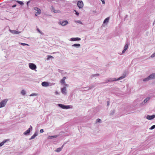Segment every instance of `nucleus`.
I'll use <instances>...</instances> for the list:
<instances>
[{"instance_id": "b1692460", "label": "nucleus", "mask_w": 155, "mask_h": 155, "mask_svg": "<svg viewBox=\"0 0 155 155\" xmlns=\"http://www.w3.org/2000/svg\"><path fill=\"white\" fill-rule=\"evenodd\" d=\"M17 2L21 5H24V3L21 1H17Z\"/></svg>"}, {"instance_id": "79ce46f5", "label": "nucleus", "mask_w": 155, "mask_h": 155, "mask_svg": "<svg viewBox=\"0 0 155 155\" xmlns=\"http://www.w3.org/2000/svg\"><path fill=\"white\" fill-rule=\"evenodd\" d=\"M58 71L59 72V73H62V71H63V70H60V69H58Z\"/></svg>"}, {"instance_id": "473e14b6", "label": "nucleus", "mask_w": 155, "mask_h": 155, "mask_svg": "<svg viewBox=\"0 0 155 155\" xmlns=\"http://www.w3.org/2000/svg\"><path fill=\"white\" fill-rule=\"evenodd\" d=\"M37 94H36V93H32V94H31L30 95V96H37Z\"/></svg>"}, {"instance_id": "423d86ee", "label": "nucleus", "mask_w": 155, "mask_h": 155, "mask_svg": "<svg viewBox=\"0 0 155 155\" xmlns=\"http://www.w3.org/2000/svg\"><path fill=\"white\" fill-rule=\"evenodd\" d=\"M77 5L79 8H82L83 6V3L82 1H79L78 2Z\"/></svg>"}, {"instance_id": "ea45409f", "label": "nucleus", "mask_w": 155, "mask_h": 155, "mask_svg": "<svg viewBox=\"0 0 155 155\" xmlns=\"http://www.w3.org/2000/svg\"><path fill=\"white\" fill-rule=\"evenodd\" d=\"M4 144V142H2L1 143H0V147L2 146Z\"/></svg>"}, {"instance_id": "58836bf2", "label": "nucleus", "mask_w": 155, "mask_h": 155, "mask_svg": "<svg viewBox=\"0 0 155 155\" xmlns=\"http://www.w3.org/2000/svg\"><path fill=\"white\" fill-rule=\"evenodd\" d=\"M64 84V86H65L64 87H68L69 86V85L68 84H65L64 83V84Z\"/></svg>"}, {"instance_id": "6ab92c4d", "label": "nucleus", "mask_w": 155, "mask_h": 155, "mask_svg": "<svg viewBox=\"0 0 155 155\" xmlns=\"http://www.w3.org/2000/svg\"><path fill=\"white\" fill-rule=\"evenodd\" d=\"M109 17H107V18H106L104 20V21L103 22V23L104 24H105V23H108V22H109Z\"/></svg>"}, {"instance_id": "7c9ffc66", "label": "nucleus", "mask_w": 155, "mask_h": 155, "mask_svg": "<svg viewBox=\"0 0 155 155\" xmlns=\"http://www.w3.org/2000/svg\"><path fill=\"white\" fill-rule=\"evenodd\" d=\"M99 74H93L91 76V78H93L94 77L99 76Z\"/></svg>"}, {"instance_id": "a878e982", "label": "nucleus", "mask_w": 155, "mask_h": 155, "mask_svg": "<svg viewBox=\"0 0 155 155\" xmlns=\"http://www.w3.org/2000/svg\"><path fill=\"white\" fill-rule=\"evenodd\" d=\"M37 31L39 33H40V34L42 35H44V34L43 33L41 32V31L39 29V28H37Z\"/></svg>"}, {"instance_id": "8fccbe9b", "label": "nucleus", "mask_w": 155, "mask_h": 155, "mask_svg": "<svg viewBox=\"0 0 155 155\" xmlns=\"http://www.w3.org/2000/svg\"><path fill=\"white\" fill-rule=\"evenodd\" d=\"M107 105L108 106V105H109V101H108L107 102Z\"/></svg>"}, {"instance_id": "3c124183", "label": "nucleus", "mask_w": 155, "mask_h": 155, "mask_svg": "<svg viewBox=\"0 0 155 155\" xmlns=\"http://www.w3.org/2000/svg\"><path fill=\"white\" fill-rule=\"evenodd\" d=\"M155 23V21H154L153 23V25H154V24Z\"/></svg>"}, {"instance_id": "ddd939ff", "label": "nucleus", "mask_w": 155, "mask_h": 155, "mask_svg": "<svg viewBox=\"0 0 155 155\" xmlns=\"http://www.w3.org/2000/svg\"><path fill=\"white\" fill-rule=\"evenodd\" d=\"M155 117V115H147L146 117L147 119L148 120H152Z\"/></svg>"}, {"instance_id": "72a5a7b5", "label": "nucleus", "mask_w": 155, "mask_h": 155, "mask_svg": "<svg viewBox=\"0 0 155 155\" xmlns=\"http://www.w3.org/2000/svg\"><path fill=\"white\" fill-rule=\"evenodd\" d=\"M51 11L53 12L54 11V8L53 6H52L51 7Z\"/></svg>"}, {"instance_id": "2f4dec72", "label": "nucleus", "mask_w": 155, "mask_h": 155, "mask_svg": "<svg viewBox=\"0 0 155 155\" xmlns=\"http://www.w3.org/2000/svg\"><path fill=\"white\" fill-rule=\"evenodd\" d=\"M155 128V125H153L149 129L150 130H152L153 129Z\"/></svg>"}, {"instance_id": "2eb2a0df", "label": "nucleus", "mask_w": 155, "mask_h": 155, "mask_svg": "<svg viewBox=\"0 0 155 155\" xmlns=\"http://www.w3.org/2000/svg\"><path fill=\"white\" fill-rule=\"evenodd\" d=\"M149 76L150 80L155 79V73H153L150 75Z\"/></svg>"}, {"instance_id": "6e6552de", "label": "nucleus", "mask_w": 155, "mask_h": 155, "mask_svg": "<svg viewBox=\"0 0 155 155\" xmlns=\"http://www.w3.org/2000/svg\"><path fill=\"white\" fill-rule=\"evenodd\" d=\"M150 99V97H147L146 99H145L140 104V105L142 106L144 105Z\"/></svg>"}, {"instance_id": "dca6fc26", "label": "nucleus", "mask_w": 155, "mask_h": 155, "mask_svg": "<svg viewBox=\"0 0 155 155\" xmlns=\"http://www.w3.org/2000/svg\"><path fill=\"white\" fill-rule=\"evenodd\" d=\"M41 85L43 87H47L49 85V83L45 81L42 83Z\"/></svg>"}, {"instance_id": "cd10ccee", "label": "nucleus", "mask_w": 155, "mask_h": 155, "mask_svg": "<svg viewBox=\"0 0 155 155\" xmlns=\"http://www.w3.org/2000/svg\"><path fill=\"white\" fill-rule=\"evenodd\" d=\"M21 94L24 95L25 94L26 92L25 90H22V91H21Z\"/></svg>"}, {"instance_id": "f8f14e48", "label": "nucleus", "mask_w": 155, "mask_h": 155, "mask_svg": "<svg viewBox=\"0 0 155 155\" xmlns=\"http://www.w3.org/2000/svg\"><path fill=\"white\" fill-rule=\"evenodd\" d=\"M128 43H127L125 44V45L124 47V49L122 51V54H124L125 52V51L127 49V48H128Z\"/></svg>"}, {"instance_id": "f704fd0d", "label": "nucleus", "mask_w": 155, "mask_h": 155, "mask_svg": "<svg viewBox=\"0 0 155 155\" xmlns=\"http://www.w3.org/2000/svg\"><path fill=\"white\" fill-rule=\"evenodd\" d=\"M101 121V119L99 118H98L96 120V123H97V122H100Z\"/></svg>"}, {"instance_id": "f03ea898", "label": "nucleus", "mask_w": 155, "mask_h": 155, "mask_svg": "<svg viewBox=\"0 0 155 155\" xmlns=\"http://www.w3.org/2000/svg\"><path fill=\"white\" fill-rule=\"evenodd\" d=\"M58 107L63 109H68L70 108V107L69 105H65L61 104H58Z\"/></svg>"}, {"instance_id": "aec40b11", "label": "nucleus", "mask_w": 155, "mask_h": 155, "mask_svg": "<svg viewBox=\"0 0 155 155\" xmlns=\"http://www.w3.org/2000/svg\"><path fill=\"white\" fill-rule=\"evenodd\" d=\"M63 146H63L61 147L58 148L56 150H55V151L57 152H60L62 150Z\"/></svg>"}, {"instance_id": "1a4fd4ad", "label": "nucleus", "mask_w": 155, "mask_h": 155, "mask_svg": "<svg viewBox=\"0 0 155 155\" xmlns=\"http://www.w3.org/2000/svg\"><path fill=\"white\" fill-rule=\"evenodd\" d=\"M9 31L11 33L13 34H18L21 33V31H18L16 30H12L10 29L9 30Z\"/></svg>"}, {"instance_id": "09e8293b", "label": "nucleus", "mask_w": 155, "mask_h": 155, "mask_svg": "<svg viewBox=\"0 0 155 155\" xmlns=\"http://www.w3.org/2000/svg\"><path fill=\"white\" fill-rule=\"evenodd\" d=\"M29 128H30V130H32V127L31 126H30V127Z\"/></svg>"}, {"instance_id": "0eeeda50", "label": "nucleus", "mask_w": 155, "mask_h": 155, "mask_svg": "<svg viewBox=\"0 0 155 155\" xmlns=\"http://www.w3.org/2000/svg\"><path fill=\"white\" fill-rule=\"evenodd\" d=\"M68 23V22L67 20L64 21L62 22H61V21H60L58 22V24L59 25H60L63 26L66 25H67Z\"/></svg>"}, {"instance_id": "bb28decb", "label": "nucleus", "mask_w": 155, "mask_h": 155, "mask_svg": "<svg viewBox=\"0 0 155 155\" xmlns=\"http://www.w3.org/2000/svg\"><path fill=\"white\" fill-rule=\"evenodd\" d=\"M50 58L53 59L54 57L51 55H48L47 60H48L50 59Z\"/></svg>"}, {"instance_id": "f257e3e1", "label": "nucleus", "mask_w": 155, "mask_h": 155, "mask_svg": "<svg viewBox=\"0 0 155 155\" xmlns=\"http://www.w3.org/2000/svg\"><path fill=\"white\" fill-rule=\"evenodd\" d=\"M125 77L126 75L125 74H124L122 76L120 77L117 79L116 78H110L108 80H107L106 82L104 83H107L108 82H112L114 81H119L125 78Z\"/></svg>"}, {"instance_id": "393cba45", "label": "nucleus", "mask_w": 155, "mask_h": 155, "mask_svg": "<svg viewBox=\"0 0 155 155\" xmlns=\"http://www.w3.org/2000/svg\"><path fill=\"white\" fill-rule=\"evenodd\" d=\"M95 86H96V85L95 84L94 85H92L91 86H90L89 87V89L88 90L91 89H92V88H94V87H95Z\"/></svg>"}, {"instance_id": "37998d69", "label": "nucleus", "mask_w": 155, "mask_h": 155, "mask_svg": "<svg viewBox=\"0 0 155 155\" xmlns=\"http://www.w3.org/2000/svg\"><path fill=\"white\" fill-rule=\"evenodd\" d=\"M30 2V1H28L27 2V6H28V4Z\"/></svg>"}, {"instance_id": "c756f323", "label": "nucleus", "mask_w": 155, "mask_h": 155, "mask_svg": "<svg viewBox=\"0 0 155 155\" xmlns=\"http://www.w3.org/2000/svg\"><path fill=\"white\" fill-rule=\"evenodd\" d=\"M74 22L76 23H78L83 25V23L80 20L75 21Z\"/></svg>"}, {"instance_id": "7ed1b4c3", "label": "nucleus", "mask_w": 155, "mask_h": 155, "mask_svg": "<svg viewBox=\"0 0 155 155\" xmlns=\"http://www.w3.org/2000/svg\"><path fill=\"white\" fill-rule=\"evenodd\" d=\"M29 68L32 70H35L37 68L36 65L32 63L29 64Z\"/></svg>"}, {"instance_id": "a18cd8bd", "label": "nucleus", "mask_w": 155, "mask_h": 155, "mask_svg": "<svg viewBox=\"0 0 155 155\" xmlns=\"http://www.w3.org/2000/svg\"><path fill=\"white\" fill-rule=\"evenodd\" d=\"M16 5L15 4V5H13L12 6V7L13 8H15V7H16Z\"/></svg>"}, {"instance_id": "c9c22d12", "label": "nucleus", "mask_w": 155, "mask_h": 155, "mask_svg": "<svg viewBox=\"0 0 155 155\" xmlns=\"http://www.w3.org/2000/svg\"><path fill=\"white\" fill-rule=\"evenodd\" d=\"M115 110H113V111L110 113V114L111 115H112L115 113Z\"/></svg>"}, {"instance_id": "a211bd4d", "label": "nucleus", "mask_w": 155, "mask_h": 155, "mask_svg": "<svg viewBox=\"0 0 155 155\" xmlns=\"http://www.w3.org/2000/svg\"><path fill=\"white\" fill-rule=\"evenodd\" d=\"M81 46V45L79 44H75L72 45V47H76L77 48Z\"/></svg>"}, {"instance_id": "4468645a", "label": "nucleus", "mask_w": 155, "mask_h": 155, "mask_svg": "<svg viewBox=\"0 0 155 155\" xmlns=\"http://www.w3.org/2000/svg\"><path fill=\"white\" fill-rule=\"evenodd\" d=\"M38 133L36 132L29 139V140H31L35 138L38 135Z\"/></svg>"}, {"instance_id": "4c0bfd02", "label": "nucleus", "mask_w": 155, "mask_h": 155, "mask_svg": "<svg viewBox=\"0 0 155 155\" xmlns=\"http://www.w3.org/2000/svg\"><path fill=\"white\" fill-rule=\"evenodd\" d=\"M74 11L75 12V14L77 15H78L79 13L78 12H77L75 10H74Z\"/></svg>"}, {"instance_id": "9d476101", "label": "nucleus", "mask_w": 155, "mask_h": 155, "mask_svg": "<svg viewBox=\"0 0 155 155\" xmlns=\"http://www.w3.org/2000/svg\"><path fill=\"white\" fill-rule=\"evenodd\" d=\"M66 88L65 87H64L63 88L61 89V91L63 94L66 95L67 94Z\"/></svg>"}, {"instance_id": "f3484780", "label": "nucleus", "mask_w": 155, "mask_h": 155, "mask_svg": "<svg viewBox=\"0 0 155 155\" xmlns=\"http://www.w3.org/2000/svg\"><path fill=\"white\" fill-rule=\"evenodd\" d=\"M30 128H29L23 134L24 135H26L30 133Z\"/></svg>"}, {"instance_id": "412c9836", "label": "nucleus", "mask_w": 155, "mask_h": 155, "mask_svg": "<svg viewBox=\"0 0 155 155\" xmlns=\"http://www.w3.org/2000/svg\"><path fill=\"white\" fill-rule=\"evenodd\" d=\"M66 78V77H64L62 79H61L60 81V82L61 84H64V83H65V80Z\"/></svg>"}, {"instance_id": "c85d7f7f", "label": "nucleus", "mask_w": 155, "mask_h": 155, "mask_svg": "<svg viewBox=\"0 0 155 155\" xmlns=\"http://www.w3.org/2000/svg\"><path fill=\"white\" fill-rule=\"evenodd\" d=\"M20 44H21V45H23V46H25L26 45H27L28 46H29V45L28 44H26V43H21Z\"/></svg>"}, {"instance_id": "20e7f679", "label": "nucleus", "mask_w": 155, "mask_h": 155, "mask_svg": "<svg viewBox=\"0 0 155 155\" xmlns=\"http://www.w3.org/2000/svg\"><path fill=\"white\" fill-rule=\"evenodd\" d=\"M34 9L37 11V12L35 13V15L36 16H37V15H40L41 12V9L39 8L36 7H35L34 8Z\"/></svg>"}, {"instance_id": "39448f33", "label": "nucleus", "mask_w": 155, "mask_h": 155, "mask_svg": "<svg viewBox=\"0 0 155 155\" xmlns=\"http://www.w3.org/2000/svg\"><path fill=\"white\" fill-rule=\"evenodd\" d=\"M7 101V100L6 99L3 100L1 102H0V108L4 107L6 105Z\"/></svg>"}, {"instance_id": "4be33fe9", "label": "nucleus", "mask_w": 155, "mask_h": 155, "mask_svg": "<svg viewBox=\"0 0 155 155\" xmlns=\"http://www.w3.org/2000/svg\"><path fill=\"white\" fill-rule=\"evenodd\" d=\"M58 137L57 135H54V136H49L48 137V139H53L54 138H56Z\"/></svg>"}, {"instance_id": "a19ab883", "label": "nucleus", "mask_w": 155, "mask_h": 155, "mask_svg": "<svg viewBox=\"0 0 155 155\" xmlns=\"http://www.w3.org/2000/svg\"><path fill=\"white\" fill-rule=\"evenodd\" d=\"M44 132V130L43 129H41L40 130V132L41 133H42Z\"/></svg>"}, {"instance_id": "49530a36", "label": "nucleus", "mask_w": 155, "mask_h": 155, "mask_svg": "<svg viewBox=\"0 0 155 155\" xmlns=\"http://www.w3.org/2000/svg\"><path fill=\"white\" fill-rule=\"evenodd\" d=\"M55 94L56 95H58L59 94V93H58V92L57 91H56L55 92Z\"/></svg>"}, {"instance_id": "de8ad7c7", "label": "nucleus", "mask_w": 155, "mask_h": 155, "mask_svg": "<svg viewBox=\"0 0 155 155\" xmlns=\"http://www.w3.org/2000/svg\"><path fill=\"white\" fill-rule=\"evenodd\" d=\"M7 141V140H4L2 142H4V144L5 143H6V142Z\"/></svg>"}, {"instance_id": "5701e85b", "label": "nucleus", "mask_w": 155, "mask_h": 155, "mask_svg": "<svg viewBox=\"0 0 155 155\" xmlns=\"http://www.w3.org/2000/svg\"><path fill=\"white\" fill-rule=\"evenodd\" d=\"M149 80H150V79L149 78V76H148L147 78L143 79V81H147Z\"/></svg>"}, {"instance_id": "9b49d317", "label": "nucleus", "mask_w": 155, "mask_h": 155, "mask_svg": "<svg viewBox=\"0 0 155 155\" xmlns=\"http://www.w3.org/2000/svg\"><path fill=\"white\" fill-rule=\"evenodd\" d=\"M81 40V38H72L70 39V41H79Z\"/></svg>"}, {"instance_id": "c03bdc74", "label": "nucleus", "mask_w": 155, "mask_h": 155, "mask_svg": "<svg viewBox=\"0 0 155 155\" xmlns=\"http://www.w3.org/2000/svg\"><path fill=\"white\" fill-rule=\"evenodd\" d=\"M101 0L102 1V4H104L105 3V2H104V0Z\"/></svg>"}, {"instance_id": "e433bc0d", "label": "nucleus", "mask_w": 155, "mask_h": 155, "mask_svg": "<svg viewBox=\"0 0 155 155\" xmlns=\"http://www.w3.org/2000/svg\"><path fill=\"white\" fill-rule=\"evenodd\" d=\"M53 12L55 13H57L59 12H60V11L54 10V11Z\"/></svg>"}]
</instances>
